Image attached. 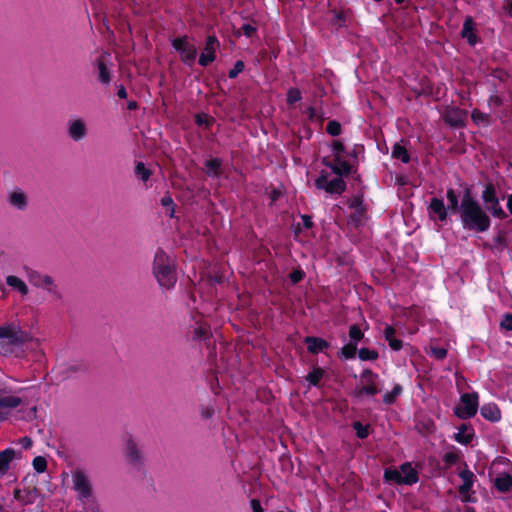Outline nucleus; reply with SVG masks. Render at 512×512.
Here are the masks:
<instances>
[{
    "label": "nucleus",
    "instance_id": "obj_25",
    "mask_svg": "<svg viewBox=\"0 0 512 512\" xmlns=\"http://www.w3.org/2000/svg\"><path fill=\"white\" fill-rule=\"evenodd\" d=\"M392 157L401 160L403 163H408L410 155L407 149L400 143H395L392 149Z\"/></svg>",
    "mask_w": 512,
    "mask_h": 512
},
{
    "label": "nucleus",
    "instance_id": "obj_62",
    "mask_svg": "<svg viewBox=\"0 0 512 512\" xmlns=\"http://www.w3.org/2000/svg\"><path fill=\"white\" fill-rule=\"evenodd\" d=\"M506 8H507L509 14L512 15V0L506 1Z\"/></svg>",
    "mask_w": 512,
    "mask_h": 512
},
{
    "label": "nucleus",
    "instance_id": "obj_50",
    "mask_svg": "<svg viewBox=\"0 0 512 512\" xmlns=\"http://www.w3.org/2000/svg\"><path fill=\"white\" fill-rule=\"evenodd\" d=\"M395 329L391 326H387L384 330L385 339L390 342L395 338Z\"/></svg>",
    "mask_w": 512,
    "mask_h": 512
},
{
    "label": "nucleus",
    "instance_id": "obj_46",
    "mask_svg": "<svg viewBox=\"0 0 512 512\" xmlns=\"http://www.w3.org/2000/svg\"><path fill=\"white\" fill-rule=\"evenodd\" d=\"M347 13L345 11H333V22L341 26L346 20Z\"/></svg>",
    "mask_w": 512,
    "mask_h": 512
},
{
    "label": "nucleus",
    "instance_id": "obj_8",
    "mask_svg": "<svg viewBox=\"0 0 512 512\" xmlns=\"http://www.w3.org/2000/svg\"><path fill=\"white\" fill-rule=\"evenodd\" d=\"M317 188L324 189L328 193L341 194L346 184L340 177L329 179L327 175L322 174L315 182Z\"/></svg>",
    "mask_w": 512,
    "mask_h": 512
},
{
    "label": "nucleus",
    "instance_id": "obj_32",
    "mask_svg": "<svg viewBox=\"0 0 512 512\" xmlns=\"http://www.w3.org/2000/svg\"><path fill=\"white\" fill-rule=\"evenodd\" d=\"M221 163L218 159H210L206 162V172L209 176H217L219 174Z\"/></svg>",
    "mask_w": 512,
    "mask_h": 512
},
{
    "label": "nucleus",
    "instance_id": "obj_9",
    "mask_svg": "<svg viewBox=\"0 0 512 512\" xmlns=\"http://www.w3.org/2000/svg\"><path fill=\"white\" fill-rule=\"evenodd\" d=\"M67 133L75 142L84 139L88 134V127L85 120L79 117L69 119L67 122Z\"/></svg>",
    "mask_w": 512,
    "mask_h": 512
},
{
    "label": "nucleus",
    "instance_id": "obj_45",
    "mask_svg": "<svg viewBox=\"0 0 512 512\" xmlns=\"http://www.w3.org/2000/svg\"><path fill=\"white\" fill-rule=\"evenodd\" d=\"M354 429L356 431L357 436L361 439L366 438L369 434L368 427L363 426L360 422L354 423Z\"/></svg>",
    "mask_w": 512,
    "mask_h": 512
},
{
    "label": "nucleus",
    "instance_id": "obj_15",
    "mask_svg": "<svg viewBox=\"0 0 512 512\" xmlns=\"http://www.w3.org/2000/svg\"><path fill=\"white\" fill-rule=\"evenodd\" d=\"M7 201L12 207L20 211H24L28 206V196L19 188L8 193Z\"/></svg>",
    "mask_w": 512,
    "mask_h": 512
},
{
    "label": "nucleus",
    "instance_id": "obj_2",
    "mask_svg": "<svg viewBox=\"0 0 512 512\" xmlns=\"http://www.w3.org/2000/svg\"><path fill=\"white\" fill-rule=\"evenodd\" d=\"M152 271L162 288L169 290L175 286L177 282L175 261L162 249H158L155 253Z\"/></svg>",
    "mask_w": 512,
    "mask_h": 512
},
{
    "label": "nucleus",
    "instance_id": "obj_28",
    "mask_svg": "<svg viewBox=\"0 0 512 512\" xmlns=\"http://www.w3.org/2000/svg\"><path fill=\"white\" fill-rule=\"evenodd\" d=\"M495 485L499 491L507 492L512 487V477L510 475H503L496 479Z\"/></svg>",
    "mask_w": 512,
    "mask_h": 512
},
{
    "label": "nucleus",
    "instance_id": "obj_35",
    "mask_svg": "<svg viewBox=\"0 0 512 512\" xmlns=\"http://www.w3.org/2000/svg\"><path fill=\"white\" fill-rule=\"evenodd\" d=\"M135 174L142 181H147L151 176L150 170L147 169L142 162L137 163L135 168Z\"/></svg>",
    "mask_w": 512,
    "mask_h": 512
},
{
    "label": "nucleus",
    "instance_id": "obj_29",
    "mask_svg": "<svg viewBox=\"0 0 512 512\" xmlns=\"http://www.w3.org/2000/svg\"><path fill=\"white\" fill-rule=\"evenodd\" d=\"M386 481L393 482L396 484H404L402 478V472L397 469H387L384 473Z\"/></svg>",
    "mask_w": 512,
    "mask_h": 512
},
{
    "label": "nucleus",
    "instance_id": "obj_20",
    "mask_svg": "<svg viewBox=\"0 0 512 512\" xmlns=\"http://www.w3.org/2000/svg\"><path fill=\"white\" fill-rule=\"evenodd\" d=\"M6 283L11 288L17 290L22 296H26L29 292L26 283L17 276L9 275L6 278Z\"/></svg>",
    "mask_w": 512,
    "mask_h": 512
},
{
    "label": "nucleus",
    "instance_id": "obj_42",
    "mask_svg": "<svg viewBox=\"0 0 512 512\" xmlns=\"http://www.w3.org/2000/svg\"><path fill=\"white\" fill-rule=\"evenodd\" d=\"M467 428L465 426L462 427V429L456 434L455 439L459 443L467 444L472 440V434L468 433L466 434L465 431Z\"/></svg>",
    "mask_w": 512,
    "mask_h": 512
},
{
    "label": "nucleus",
    "instance_id": "obj_13",
    "mask_svg": "<svg viewBox=\"0 0 512 512\" xmlns=\"http://www.w3.org/2000/svg\"><path fill=\"white\" fill-rule=\"evenodd\" d=\"M22 404V399L15 395L0 396V421L7 419L11 409Z\"/></svg>",
    "mask_w": 512,
    "mask_h": 512
},
{
    "label": "nucleus",
    "instance_id": "obj_47",
    "mask_svg": "<svg viewBox=\"0 0 512 512\" xmlns=\"http://www.w3.org/2000/svg\"><path fill=\"white\" fill-rule=\"evenodd\" d=\"M244 70V63L242 61H237L233 67V69H231L229 71V77L230 78H235L238 76L239 73H241L242 71Z\"/></svg>",
    "mask_w": 512,
    "mask_h": 512
},
{
    "label": "nucleus",
    "instance_id": "obj_31",
    "mask_svg": "<svg viewBox=\"0 0 512 512\" xmlns=\"http://www.w3.org/2000/svg\"><path fill=\"white\" fill-rule=\"evenodd\" d=\"M446 197L448 200V207L446 209H450L452 211L459 212L460 204H459L458 197H457L456 193L454 192V190L449 189L447 191Z\"/></svg>",
    "mask_w": 512,
    "mask_h": 512
},
{
    "label": "nucleus",
    "instance_id": "obj_60",
    "mask_svg": "<svg viewBox=\"0 0 512 512\" xmlns=\"http://www.w3.org/2000/svg\"><path fill=\"white\" fill-rule=\"evenodd\" d=\"M117 95H118L119 98H122V99L127 97V92H126V90H125V88L123 86H121L118 89Z\"/></svg>",
    "mask_w": 512,
    "mask_h": 512
},
{
    "label": "nucleus",
    "instance_id": "obj_34",
    "mask_svg": "<svg viewBox=\"0 0 512 512\" xmlns=\"http://www.w3.org/2000/svg\"><path fill=\"white\" fill-rule=\"evenodd\" d=\"M402 392V386L399 384H396L391 392H388L384 395L383 401L386 404H392L395 399L401 394Z\"/></svg>",
    "mask_w": 512,
    "mask_h": 512
},
{
    "label": "nucleus",
    "instance_id": "obj_24",
    "mask_svg": "<svg viewBox=\"0 0 512 512\" xmlns=\"http://www.w3.org/2000/svg\"><path fill=\"white\" fill-rule=\"evenodd\" d=\"M474 23L472 18L468 17L466 18L463 29H462V36L464 38H467L468 42L472 45L476 43V36L473 33Z\"/></svg>",
    "mask_w": 512,
    "mask_h": 512
},
{
    "label": "nucleus",
    "instance_id": "obj_39",
    "mask_svg": "<svg viewBox=\"0 0 512 512\" xmlns=\"http://www.w3.org/2000/svg\"><path fill=\"white\" fill-rule=\"evenodd\" d=\"M33 467L38 473H43L47 468V461L44 457L38 456L33 460Z\"/></svg>",
    "mask_w": 512,
    "mask_h": 512
},
{
    "label": "nucleus",
    "instance_id": "obj_4",
    "mask_svg": "<svg viewBox=\"0 0 512 512\" xmlns=\"http://www.w3.org/2000/svg\"><path fill=\"white\" fill-rule=\"evenodd\" d=\"M376 378L377 376L371 370L363 371L360 384L356 387L355 395L357 397L376 395L380 391L376 384Z\"/></svg>",
    "mask_w": 512,
    "mask_h": 512
},
{
    "label": "nucleus",
    "instance_id": "obj_43",
    "mask_svg": "<svg viewBox=\"0 0 512 512\" xmlns=\"http://www.w3.org/2000/svg\"><path fill=\"white\" fill-rule=\"evenodd\" d=\"M326 131L332 136H337L341 132V125L337 121H330L326 126Z\"/></svg>",
    "mask_w": 512,
    "mask_h": 512
},
{
    "label": "nucleus",
    "instance_id": "obj_33",
    "mask_svg": "<svg viewBox=\"0 0 512 512\" xmlns=\"http://www.w3.org/2000/svg\"><path fill=\"white\" fill-rule=\"evenodd\" d=\"M324 370L321 368H315L312 372H310L306 379L309 381L312 385H318L323 378Z\"/></svg>",
    "mask_w": 512,
    "mask_h": 512
},
{
    "label": "nucleus",
    "instance_id": "obj_63",
    "mask_svg": "<svg viewBox=\"0 0 512 512\" xmlns=\"http://www.w3.org/2000/svg\"><path fill=\"white\" fill-rule=\"evenodd\" d=\"M196 332L199 334V336H203L206 333L202 328H199Z\"/></svg>",
    "mask_w": 512,
    "mask_h": 512
},
{
    "label": "nucleus",
    "instance_id": "obj_61",
    "mask_svg": "<svg viewBox=\"0 0 512 512\" xmlns=\"http://www.w3.org/2000/svg\"><path fill=\"white\" fill-rule=\"evenodd\" d=\"M507 208L509 210V212L512 214V194H510L508 196V199H507Z\"/></svg>",
    "mask_w": 512,
    "mask_h": 512
},
{
    "label": "nucleus",
    "instance_id": "obj_38",
    "mask_svg": "<svg viewBox=\"0 0 512 512\" xmlns=\"http://www.w3.org/2000/svg\"><path fill=\"white\" fill-rule=\"evenodd\" d=\"M356 350H357V347H356V344L354 343H348L346 344L342 349H341V354L345 357V358H354L355 357V354H356Z\"/></svg>",
    "mask_w": 512,
    "mask_h": 512
},
{
    "label": "nucleus",
    "instance_id": "obj_44",
    "mask_svg": "<svg viewBox=\"0 0 512 512\" xmlns=\"http://www.w3.org/2000/svg\"><path fill=\"white\" fill-rule=\"evenodd\" d=\"M301 99V92L296 88L289 89L287 93V102L293 104Z\"/></svg>",
    "mask_w": 512,
    "mask_h": 512
},
{
    "label": "nucleus",
    "instance_id": "obj_7",
    "mask_svg": "<svg viewBox=\"0 0 512 512\" xmlns=\"http://www.w3.org/2000/svg\"><path fill=\"white\" fill-rule=\"evenodd\" d=\"M478 408V396L476 393L464 394L461 396V404L456 408L455 413L459 418L467 419L474 416Z\"/></svg>",
    "mask_w": 512,
    "mask_h": 512
},
{
    "label": "nucleus",
    "instance_id": "obj_58",
    "mask_svg": "<svg viewBox=\"0 0 512 512\" xmlns=\"http://www.w3.org/2000/svg\"><path fill=\"white\" fill-rule=\"evenodd\" d=\"M161 204L164 206V207H171L173 205V200L170 196H165L161 199Z\"/></svg>",
    "mask_w": 512,
    "mask_h": 512
},
{
    "label": "nucleus",
    "instance_id": "obj_16",
    "mask_svg": "<svg viewBox=\"0 0 512 512\" xmlns=\"http://www.w3.org/2000/svg\"><path fill=\"white\" fill-rule=\"evenodd\" d=\"M304 341L307 344L308 351L314 354L322 352L329 347V343L322 338L306 337Z\"/></svg>",
    "mask_w": 512,
    "mask_h": 512
},
{
    "label": "nucleus",
    "instance_id": "obj_17",
    "mask_svg": "<svg viewBox=\"0 0 512 512\" xmlns=\"http://www.w3.org/2000/svg\"><path fill=\"white\" fill-rule=\"evenodd\" d=\"M429 210L432 215L438 217L439 220L444 221L447 218V209L441 199L436 197L432 198L429 205Z\"/></svg>",
    "mask_w": 512,
    "mask_h": 512
},
{
    "label": "nucleus",
    "instance_id": "obj_1",
    "mask_svg": "<svg viewBox=\"0 0 512 512\" xmlns=\"http://www.w3.org/2000/svg\"><path fill=\"white\" fill-rule=\"evenodd\" d=\"M459 216L463 228L467 230L485 232L491 224L488 214L472 196L469 189L464 192L461 198Z\"/></svg>",
    "mask_w": 512,
    "mask_h": 512
},
{
    "label": "nucleus",
    "instance_id": "obj_19",
    "mask_svg": "<svg viewBox=\"0 0 512 512\" xmlns=\"http://www.w3.org/2000/svg\"><path fill=\"white\" fill-rule=\"evenodd\" d=\"M326 165L340 176L348 175L351 170V166L346 161L341 159V155H336L333 162L327 163Z\"/></svg>",
    "mask_w": 512,
    "mask_h": 512
},
{
    "label": "nucleus",
    "instance_id": "obj_30",
    "mask_svg": "<svg viewBox=\"0 0 512 512\" xmlns=\"http://www.w3.org/2000/svg\"><path fill=\"white\" fill-rule=\"evenodd\" d=\"M49 278H50V276H49V275H47V274H42V273H39V272H37V271H31V272H29V274H28V280H29V282H30L33 286H35V287H37V288H39V287H40V285H41L45 280H47V279H49Z\"/></svg>",
    "mask_w": 512,
    "mask_h": 512
},
{
    "label": "nucleus",
    "instance_id": "obj_49",
    "mask_svg": "<svg viewBox=\"0 0 512 512\" xmlns=\"http://www.w3.org/2000/svg\"><path fill=\"white\" fill-rule=\"evenodd\" d=\"M501 327L512 331V314L505 315L504 319L501 321Z\"/></svg>",
    "mask_w": 512,
    "mask_h": 512
},
{
    "label": "nucleus",
    "instance_id": "obj_10",
    "mask_svg": "<svg viewBox=\"0 0 512 512\" xmlns=\"http://www.w3.org/2000/svg\"><path fill=\"white\" fill-rule=\"evenodd\" d=\"M459 477L463 481L459 487V493L463 502H472V496L470 494L471 488L474 482V474L468 469H464L459 473Z\"/></svg>",
    "mask_w": 512,
    "mask_h": 512
},
{
    "label": "nucleus",
    "instance_id": "obj_3",
    "mask_svg": "<svg viewBox=\"0 0 512 512\" xmlns=\"http://www.w3.org/2000/svg\"><path fill=\"white\" fill-rule=\"evenodd\" d=\"M72 488L77 494V499L83 503H89L94 498L93 485L89 475L82 469L76 468L71 472Z\"/></svg>",
    "mask_w": 512,
    "mask_h": 512
},
{
    "label": "nucleus",
    "instance_id": "obj_52",
    "mask_svg": "<svg viewBox=\"0 0 512 512\" xmlns=\"http://www.w3.org/2000/svg\"><path fill=\"white\" fill-rule=\"evenodd\" d=\"M344 150V145L340 141L333 142L334 157L340 155Z\"/></svg>",
    "mask_w": 512,
    "mask_h": 512
},
{
    "label": "nucleus",
    "instance_id": "obj_59",
    "mask_svg": "<svg viewBox=\"0 0 512 512\" xmlns=\"http://www.w3.org/2000/svg\"><path fill=\"white\" fill-rule=\"evenodd\" d=\"M302 220H303V225L306 227V228H311L313 223H312V219L310 216L308 215H302Z\"/></svg>",
    "mask_w": 512,
    "mask_h": 512
},
{
    "label": "nucleus",
    "instance_id": "obj_5",
    "mask_svg": "<svg viewBox=\"0 0 512 512\" xmlns=\"http://www.w3.org/2000/svg\"><path fill=\"white\" fill-rule=\"evenodd\" d=\"M482 199L488 205V209L494 217L499 219H505L507 217V214L500 206L499 199L496 196L495 187L492 184L486 185L482 192Z\"/></svg>",
    "mask_w": 512,
    "mask_h": 512
},
{
    "label": "nucleus",
    "instance_id": "obj_11",
    "mask_svg": "<svg viewBox=\"0 0 512 512\" xmlns=\"http://www.w3.org/2000/svg\"><path fill=\"white\" fill-rule=\"evenodd\" d=\"M219 47L217 38L213 35L209 36L206 41L205 48L200 55L199 64L201 66H207L215 60V52Z\"/></svg>",
    "mask_w": 512,
    "mask_h": 512
},
{
    "label": "nucleus",
    "instance_id": "obj_26",
    "mask_svg": "<svg viewBox=\"0 0 512 512\" xmlns=\"http://www.w3.org/2000/svg\"><path fill=\"white\" fill-rule=\"evenodd\" d=\"M445 119L453 126H459L463 122V113L459 109H451L447 111Z\"/></svg>",
    "mask_w": 512,
    "mask_h": 512
},
{
    "label": "nucleus",
    "instance_id": "obj_56",
    "mask_svg": "<svg viewBox=\"0 0 512 512\" xmlns=\"http://www.w3.org/2000/svg\"><path fill=\"white\" fill-rule=\"evenodd\" d=\"M251 508L253 512H264L260 502L257 499L251 500Z\"/></svg>",
    "mask_w": 512,
    "mask_h": 512
},
{
    "label": "nucleus",
    "instance_id": "obj_18",
    "mask_svg": "<svg viewBox=\"0 0 512 512\" xmlns=\"http://www.w3.org/2000/svg\"><path fill=\"white\" fill-rule=\"evenodd\" d=\"M39 288L45 290L53 300L59 301L62 299V293L51 276L49 279L45 280Z\"/></svg>",
    "mask_w": 512,
    "mask_h": 512
},
{
    "label": "nucleus",
    "instance_id": "obj_27",
    "mask_svg": "<svg viewBox=\"0 0 512 512\" xmlns=\"http://www.w3.org/2000/svg\"><path fill=\"white\" fill-rule=\"evenodd\" d=\"M481 414L491 421H497L500 418V411L495 405H484L481 408Z\"/></svg>",
    "mask_w": 512,
    "mask_h": 512
},
{
    "label": "nucleus",
    "instance_id": "obj_6",
    "mask_svg": "<svg viewBox=\"0 0 512 512\" xmlns=\"http://www.w3.org/2000/svg\"><path fill=\"white\" fill-rule=\"evenodd\" d=\"M172 46L181 54V59L184 63L188 65L194 63L197 56V49L188 42L187 36L175 38L172 41Z\"/></svg>",
    "mask_w": 512,
    "mask_h": 512
},
{
    "label": "nucleus",
    "instance_id": "obj_14",
    "mask_svg": "<svg viewBox=\"0 0 512 512\" xmlns=\"http://www.w3.org/2000/svg\"><path fill=\"white\" fill-rule=\"evenodd\" d=\"M125 455L127 462L135 468H139L143 464V454L132 440L126 443Z\"/></svg>",
    "mask_w": 512,
    "mask_h": 512
},
{
    "label": "nucleus",
    "instance_id": "obj_23",
    "mask_svg": "<svg viewBox=\"0 0 512 512\" xmlns=\"http://www.w3.org/2000/svg\"><path fill=\"white\" fill-rule=\"evenodd\" d=\"M96 66L98 70V78L102 83H109L111 80L110 72L106 66L104 57H100L96 61Z\"/></svg>",
    "mask_w": 512,
    "mask_h": 512
},
{
    "label": "nucleus",
    "instance_id": "obj_48",
    "mask_svg": "<svg viewBox=\"0 0 512 512\" xmlns=\"http://www.w3.org/2000/svg\"><path fill=\"white\" fill-rule=\"evenodd\" d=\"M241 30H242L243 34L246 35L247 37L253 36L256 32L255 26H253L252 24H249V23L243 24L241 27Z\"/></svg>",
    "mask_w": 512,
    "mask_h": 512
},
{
    "label": "nucleus",
    "instance_id": "obj_37",
    "mask_svg": "<svg viewBox=\"0 0 512 512\" xmlns=\"http://www.w3.org/2000/svg\"><path fill=\"white\" fill-rule=\"evenodd\" d=\"M428 353L437 360H442L447 356V350L440 347L431 346Z\"/></svg>",
    "mask_w": 512,
    "mask_h": 512
},
{
    "label": "nucleus",
    "instance_id": "obj_41",
    "mask_svg": "<svg viewBox=\"0 0 512 512\" xmlns=\"http://www.w3.org/2000/svg\"><path fill=\"white\" fill-rule=\"evenodd\" d=\"M472 119L476 123H482V124H488L489 123V116L477 109L473 110L472 112Z\"/></svg>",
    "mask_w": 512,
    "mask_h": 512
},
{
    "label": "nucleus",
    "instance_id": "obj_64",
    "mask_svg": "<svg viewBox=\"0 0 512 512\" xmlns=\"http://www.w3.org/2000/svg\"><path fill=\"white\" fill-rule=\"evenodd\" d=\"M129 109H134L136 107V103L135 102H132L129 104Z\"/></svg>",
    "mask_w": 512,
    "mask_h": 512
},
{
    "label": "nucleus",
    "instance_id": "obj_40",
    "mask_svg": "<svg viewBox=\"0 0 512 512\" xmlns=\"http://www.w3.org/2000/svg\"><path fill=\"white\" fill-rule=\"evenodd\" d=\"M364 334L357 325L350 326L349 337L352 341L358 342L363 338Z\"/></svg>",
    "mask_w": 512,
    "mask_h": 512
},
{
    "label": "nucleus",
    "instance_id": "obj_53",
    "mask_svg": "<svg viewBox=\"0 0 512 512\" xmlns=\"http://www.w3.org/2000/svg\"><path fill=\"white\" fill-rule=\"evenodd\" d=\"M458 460V456L454 453H447L445 456H444V461L449 464V465H452L454 463H456Z\"/></svg>",
    "mask_w": 512,
    "mask_h": 512
},
{
    "label": "nucleus",
    "instance_id": "obj_57",
    "mask_svg": "<svg viewBox=\"0 0 512 512\" xmlns=\"http://www.w3.org/2000/svg\"><path fill=\"white\" fill-rule=\"evenodd\" d=\"M20 443L25 449H28L32 446V440L29 437H23L20 439Z\"/></svg>",
    "mask_w": 512,
    "mask_h": 512
},
{
    "label": "nucleus",
    "instance_id": "obj_51",
    "mask_svg": "<svg viewBox=\"0 0 512 512\" xmlns=\"http://www.w3.org/2000/svg\"><path fill=\"white\" fill-rule=\"evenodd\" d=\"M213 414H214V409L212 407H210V406L202 407L201 415L203 418L209 419L213 416Z\"/></svg>",
    "mask_w": 512,
    "mask_h": 512
},
{
    "label": "nucleus",
    "instance_id": "obj_22",
    "mask_svg": "<svg viewBox=\"0 0 512 512\" xmlns=\"http://www.w3.org/2000/svg\"><path fill=\"white\" fill-rule=\"evenodd\" d=\"M15 456L13 449H6L0 452V474L4 475L9 470V465Z\"/></svg>",
    "mask_w": 512,
    "mask_h": 512
},
{
    "label": "nucleus",
    "instance_id": "obj_54",
    "mask_svg": "<svg viewBox=\"0 0 512 512\" xmlns=\"http://www.w3.org/2000/svg\"><path fill=\"white\" fill-rule=\"evenodd\" d=\"M389 346L391 347V349L398 351L402 348V341L394 338L392 341L389 342Z\"/></svg>",
    "mask_w": 512,
    "mask_h": 512
},
{
    "label": "nucleus",
    "instance_id": "obj_36",
    "mask_svg": "<svg viewBox=\"0 0 512 512\" xmlns=\"http://www.w3.org/2000/svg\"><path fill=\"white\" fill-rule=\"evenodd\" d=\"M378 357V353L375 350L368 348H362L359 350V358L361 360H375Z\"/></svg>",
    "mask_w": 512,
    "mask_h": 512
},
{
    "label": "nucleus",
    "instance_id": "obj_12",
    "mask_svg": "<svg viewBox=\"0 0 512 512\" xmlns=\"http://www.w3.org/2000/svg\"><path fill=\"white\" fill-rule=\"evenodd\" d=\"M0 338H7L14 345H20L30 340L27 333L17 331L11 326L0 327Z\"/></svg>",
    "mask_w": 512,
    "mask_h": 512
},
{
    "label": "nucleus",
    "instance_id": "obj_55",
    "mask_svg": "<svg viewBox=\"0 0 512 512\" xmlns=\"http://www.w3.org/2000/svg\"><path fill=\"white\" fill-rule=\"evenodd\" d=\"M293 283H298L303 278V273L301 271H294L290 275Z\"/></svg>",
    "mask_w": 512,
    "mask_h": 512
},
{
    "label": "nucleus",
    "instance_id": "obj_21",
    "mask_svg": "<svg viewBox=\"0 0 512 512\" xmlns=\"http://www.w3.org/2000/svg\"><path fill=\"white\" fill-rule=\"evenodd\" d=\"M402 472L403 483L411 485L418 481L417 472L413 469L410 463H405L400 467Z\"/></svg>",
    "mask_w": 512,
    "mask_h": 512
}]
</instances>
